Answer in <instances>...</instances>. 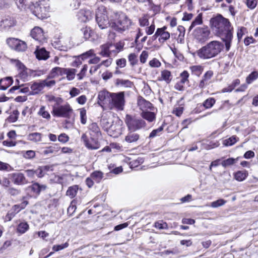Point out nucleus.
Masks as SVG:
<instances>
[{
  "mask_svg": "<svg viewBox=\"0 0 258 258\" xmlns=\"http://www.w3.org/2000/svg\"><path fill=\"white\" fill-rule=\"evenodd\" d=\"M212 28L217 36L224 42L226 51H229L233 39V28L229 20L218 14L210 20Z\"/></svg>",
  "mask_w": 258,
  "mask_h": 258,
  "instance_id": "1",
  "label": "nucleus"
},
{
  "mask_svg": "<svg viewBox=\"0 0 258 258\" xmlns=\"http://www.w3.org/2000/svg\"><path fill=\"white\" fill-rule=\"evenodd\" d=\"M223 48V45L218 41H212L199 49L197 54L201 59H208L216 56Z\"/></svg>",
  "mask_w": 258,
  "mask_h": 258,
  "instance_id": "2",
  "label": "nucleus"
},
{
  "mask_svg": "<svg viewBox=\"0 0 258 258\" xmlns=\"http://www.w3.org/2000/svg\"><path fill=\"white\" fill-rule=\"evenodd\" d=\"M116 17V20L111 24V27L114 30L122 33L131 26L132 23L131 20L124 13H117Z\"/></svg>",
  "mask_w": 258,
  "mask_h": 258,
  "instance_id": "3",
  "label": "nucleus"
},
{
  "mask_svg": "<svg viewBox=\"0 0 258 258\" xmlns=\"http://www.w3.org/2000/svg\"><path fill=\"white\" fill-rule=\"evenodd\" d=\"M32 13L38 19L43 20L47 17V13L49 7L45 3V0H41L36 3H32L29 6Z\"/></svg>",
  "mask_w": 258,
  "mask_h": 258,
  "instance_id": "4",
  "label": "nucleus"
},
{
  "mask_svg": "<svg viewBox=\"0 0 258 258\" xmlns=\"http://www.w3.org/2000/svg\"><path fill=\"white\" fill-rule=\"evenodd\" d=\"M125 123L128 131H136L146 126V122L141 118L126 114L125 118Z\"/></svg>",
  "mask_w": 258,
  "mask_h": 258,
  "instance_id": "5",
  "label": "nucleus"
},
{
  "mask_svg": "<svg viewBox=\"0 0 258 258\" xmlns=\"http://www.w3.org/2000/svg\"><path fill=\"white\" fill-rule=\"evenodd\" d=\"M96 21L101 29L107 28L109 26V22L106 10L104 7H99L96 12Z\"/></svg>",
  "mask_w": 258,
  "mask_h": 258,
  "instance_id": "6",
  "label": "nucleus"
},
{
  "mask_svg": "<svg viewBox=\"0 0 258 258\" xmlns=\"http://www.w3.org/2000/svg\"><path fill=\"white\" fill-rule=\"evenodd\" d=\"M111 104L119 110H122L125 104L124 92L111 93Z\"/></svg>",
  "mask_w": 258,
  "mask_h": 258,
  "instance_id": "7",
  "label": "nucleus"
},
{
  "mask_svg": "<svg viewBox=\"0 0 258 258\" xmlns=\"http://www.w3.org/2000/svg\"><path fill=\"white\" fill-rule=\"evenodd\" d=\"M99 138L92 136L88 138L87 135L84 133L81 136V141L88 149L97 150L100 147V144L98 140Z\"/></svg>",
  "mask_w": 258,
  "mask_h": 258,
  "instance_id": "8",
  "label": "nucleus"
},
{
  "mask_svg": "<svg viewBox=\"0 0 258 258\" xmlns=\"http://www.w3.org/2000/svg\"><path fill=\"white\" fill-rule=\"evenodd\" d=\"M72 111L73 109L68 104L57 107L54 105L52 107V113L54 116L69 118Z\"/></svg>",
  "mask_w": 258,
  "mask_h": 258,
  "instance_id": "9",
  "label": "nucleus"
},
{
  "mask_svg": "<svg viewBox=\"0 0 258 258\" xmlns=\"http://www.w3.org/2000/svg\"><path fill=\"white\" fill-rule=\"evenodd\" d=\"M210 33V30L207 27H198L194 31L195 37L199 42L206 41L208 39Z\"/></svg>",
  "mask_w": 258,
  "mask_h": 258,
  "instance_id": "10",
  "label": "nucleus"
},
{
  "mask_svg": "<svg viewBox=\"0 0 258 258\" xmlns=\"http://www.w3.org/2000/svg\"><path fill=\"white\" fill-rule=\"evenodd\" d=\"M9 178L12 182L17 185H23L27 183L24 174L20 172H15L9 174Z\"/></svg>",
  "mask_w": 258,
  "mask_h": 258,
  "instance_id": "11",
  "label": "nucleus"
},
{
  "mask_svg": "<svg viewBox=\"0 0 258 258\" xmlns=\"http://www.w3.org/2000/svg\"><path fill=\"white\" fill-rule=\"evenodd\" d=\"M30 35L34 40L40 43H42L45 40L43 31L39 27L36 26L33 28L31 31Z\"/></svg>",
  "mask_w": 258,
  "mask_h": 258,
  "instance_id": "12",
  "label": "nucleus"
},
{
  "mask_svg": "<svg viewBox=\"0 0 258 258\" xmlns=\"http://www.w3.org/2000/svg\"><path fill=\"white\" fill-rule=\"evenodd\" d=\"M77 17L79 21L85 23L93 18V14L89 10L81 9L78 12Z\"/></svg>",
  "mask_w": 258,
  "mask_h": 258,
  "instance_id": "13",
  "label": "nucleus"
},
{
  "mask_svg": "<svg viewBox=\"0 0 258 258\" xmlns=\"http://www.w3.org/2000/svg\"><path fill=\"white\" fill-rule=\"evenodd\" d=\"M128 131V133L125 137L124 141L130 144L136 143L140 139V135L134 131Z\"/></svg>",
  "mask_w": 258,
  "mask_h": 258,
  "instance_id": "14",
  "label": "nucleus"
},
{
  "mask_svg": "<svg viewBox=\"0 0 258 258\" xmlns=\"http://www.w3.org/2000/svg\"><path fill=\"white\" fill-rule=\"evenodd\" d=\"M138 105L142 111H146V110L147 109L152 110V104L142 96H139L138 98Z\"/></svg>",
  "mask_w": 258,
  "mask_h": 258,
  "instance_id": "15",
  "label": "nucleus"
},
{
  "mask_svg": "<svg viewBox=\"0 0 258 258\" xmlns=\"http://www.w3.org/2000/svg\"><path fill=\"white\" fill-rule=\"evenodd\" d=\"M34 53L39 60H46L49 57V52L44 47L39 48L37 46Z\"/></svg>",
  "mask_w": 258,
  "mask_h": 258,
  "instance_id": "16",
  "label": "nucleus"
},
{
  "mask_svg": "<svg viewBox=\"0 0 258 258\" xmlns=\"http://www.w3.org/2000/svg\"><path fill=\"white\" fill-rule=\"evenodd\" d=\"M46 186L44 184H40L38 182L33 183L32 185L28 187L35 195H39L42 191H44L46 188Z\"/></svg>",
  "mask_w": 258,
  "mask_h": 258,
  "instance_id": "17",
  "label": "nucleus"
},
{
  "mask_svg": "<svg viewBox=\"0 0 258 258\" xmlns=\"http://www.w3.org/2000/svg\"><path fill=\"white\" fill-rule=\"evenodd\" d=\"M90 136L100 137L101 133L99 127L96 122H93L88 126Z\"/></svg>",
  "mask_w": 258,
  "mask_h": 258,
  "instance_id": "18",
  "label": "nucleus"
},
{
  "mask_svg": "<svg viewBox=\"0 0 258 258\" xmlns=\"http://www.w3.org/2000/svg\"><path fill=\"white\" fill-rule=\"evenodd\" d=\"M167 27L166 26L158 28V30L159 31V38L158 40L160 43H164L170 38V33L165 31Z\"/></svg>",
  "mask_w": 258,
  "mask_h": 258,
  "instance_id": "19",
  "label": "nucleus"
},
{
  "mask_svg": "<svg viewBox=\"0 0 258 258\" xmlns=\"http://www.w3.org/2000/svg\"><path fill=\"white\" fill-rule=\"evenodd\" d=\"M121 127L119 120L118 124L117 123L115 124L112 123L108 131L111 134V136L116 137L121 134Z\"/></svg>",
  "mask_w": 258,
  "mask_h": 258,
  "instance_id": "20",
  "label": "nucleus"
},
{
  "mask_svg": "<svg viewBox=\"0 0 258 258\" xmlns=\"http://www.w3.org/2000/svg\"><path fill=\"white\" fill-rule=\"evenodd\" d=\"M13 83V80L11 77H7L0 80V89L6 90Z\"/></svg>",
  "mask_w": 258,
  "mask_h": 258,
  "instance_id": "21",
  "label": "nucleus"
},
{
  "mask_svg": "<svg viewBox=\"0 0 258 258\" xmlns=\"http://www.w3.org/2000/svg\"><path fill=\"white\" fill-rule=\"evenodd\" d=\"M30 88L32 91L29 92V95H35L38 94L43 89L42 81H40L39 82H34L31 85Z\"/></svg>",
  "mask_w": 258,
  "mask_h": 258,
  "instance_id": "22",
  "label": "nucleus"
},
{
  "mask_svg": "<svg viewBox=\"0 0 258 258\" xmlns=\"http://www.w3.org/2000/svg\"><path fill=\"white\" fill-rule=\"evenodd\" d=\"M15 25L14 19L11 17H7L3 19L1 22V26L5 30H8Z\"/></svg>",
  "mask_w": 258,
  "mask_h": 258,
  "instance_id": "23",
  "label": "nucleus"
},
{
  "mask_svg": "<svg viewBox=\"0 0 258 258\" xmlns=\"http://www.w3.org/2000/svg\"><path fill=\"white\" fill-rule=\"evenodd\" d=\"M60 149V147L58 144H53L51 146L47 147L45 150L43 151L44 155H48L49 154H56Z\"/></svg>",
  "mask_w": 258,
  "mask_h": 258,
  "instance_id": "24",
  "label": "nucleus"
},
{
  "mask_svg": "<svg viewBox=\"0 0 258 258\" xmlns=\"http://www.w3.org/2000/svg\"><path fill=\"white\" fill-rule=\"evenodd\" d=\"M141 116L143 119L149 122H152L155 120L156 114L154 112L150 111H143L141 113Z\"/></svg>",
  "mask_w": 258,
  "mask_h": 258,
  "instance_id": "25",
  "label": "nucleus"
},
{
  "mask_svg": "<svg viewBox=\"0 0 258 258\" xmlns=\"http://www.w3.org/2000/svg\"><path fill=\"white\" fill-rule=\"evenodd\" d=\"M64 69L60 67L53 68L51 72L50 75L47 77V78H54L58 76H62L64 75Z\"/></svg>",
  "mask_w": 258,
  "mask_h": 258,
  "instance_id": "26",
  "label": "nucleus"
},
{
  "mask_svg": "<svg viewBox=\"0 0 258 258\" xmlns=\"http://www.w3.org/2000/svg\"><path fill=\"white\" fill-rule=\"evenodd\" d=\"M110 93H111L105 91H100L98 95V104L101 106L104 105L105 104L104 102L105 100L107 98H110Z\"/></svg>",
  "mask_w": 258,
  "mask_h": 258,
  "instance_id": "27",
  "label": "nucleus"
},
{
  "mask_svg": "<svg viewBox=\"0 0 258 258\" xmlns=\"http://www.w3.org/2000/svg\"><path fill=\"white\" fill-rule=\"evenodd\" d=\"M112 43H106L101 46V51L100 54L103 56L108 57L110 55V49L113 47Z\"/></svg>",
  "mask_w": 258,
  "mask_h": 258,
  "instance_id": "28",
  "label": "nucleus"
},
{
  "mask_svg": "<svg viewBox=\"0 0 258 258\" xmlns=\"http://www.w3.org/2000/svg\"><path fill=\"white\" fill-rule=\"evenodd\" d=\"M161 78L158 79V81H164L166 83H169L172 80V76L171 72L167 70H164L161 73Z\"/></svg>",
  "mask_w": 258,
  "mask_h": 258,
  "instance_id": "29",
  "label": "nucleus"
},
{
  "mask_svg": "<svg viewBox=\"0 0 258 258\" xmlns=\"http://www.w3.org/2000/svg\"><path fill=\"white\" fill-rule=\"evenodd\" d=\"M103 173L101 171L96 170L93 172L90 176L96 183H100L103 177Z\"/></svg>",
  "mask_w": 258,
  "mask_h": 258,
  "instance_id": "30",
  "label": "nucleus"
},
{
  "mask_svg": "<svg viewBox=\"0 0 258 258\" xmlns=\"http://www.w3.org/2000/svg\"><path fill=\"white\" fill-rule=\"evenodd\" d=\"M247 175L248 173L246 171H238L234 174V178L238 181H242L247 177Z\"/></svg>",
  "mask_w": 258,
  "mask_h": 258,
  "instance_id": "31",
  "label": "nucleus"
},
{
  "mask_svg": "<svg viewBox=\"0 0 258 258\" xmlns=\"http://www.w3.org/2000/svg\"><path fill=\"white\" fill-rule=\"evenodd\" d=\"M64 75H67V78L68 80H73L75 77L77 70L75 69H64Z\"/></svg>",
  "mask_w": 258,
  "mask_h": 258,
  "instance_id": "32",
  "label": "nucleus"
},
{
  "mask_svg": "<svg viewBox=\"0 0 258 258\" xmlns=\"http://www.w3.org/2000/svg\"><path fill=\"white\" fill-rule=\"evenodd\" d=\"M78 190V185H77L70 186L67 190L66 195L67 196H69L71 198H73L76 196Z\"/></svg>",
  "mask_w": 258,
  "mask_h": 258,
  "instance_id": "33",
  "label": "nucleus"
},
{
  "mask_svg": "<svg viewBox=\"0 0 258 258\" xmlns=\"http://www.w3.org/2000/svg\"><path fill=\"white\" fill-rule=\"evenodd\" d=\"M116 85H120L127 88H131L133 85V82L128 80L117 79L116 81Z\"/></svg>",
  "mask_w": 258,
  "mask_h": 258,
  "instance_id": "34",
  "label": "nucleus"
},
{
  "mask_svg": "<svg viewBox=\"0 0 258 258\" xmlns=\"http://www.w3.org/2000/svg\"><path fill=\"white\" fill-rule=\"evenodd\" d=\"M42 134L39 133H31L28 136V139L34 142L41 141Z\"/></svg>",
  "mask_w": 258,
  "mask_h": 258,
  "instance_id": "35",
  "label": "nucleus"
},
{
  "mask_svg": "<svg viewBox=\"0 0 258 258\" xmlns=\"http://www.w3.org/2000/svg\"><path fill=\"white\" fill-rule=\"evenodd\" d=\"M29 228V225L27 222H21L17 227V232L23 234L25 233Z\"/></svg>",
  "mask_w": 258,
  "mask_h": 258,
  "instance_id": "36",
  "label": "nucleus"
},
{
  "mask_svg": "<svg viewBox=\"0 0 258 258\" xmlns=\"http://www.w3.org/2000/svg\"><path fill=\"white\" fill-rule=\"evenodd\" d=\"M46 98L47 99V101L51 102H55L56 105H58L60 104L62 102V99L60 97H56L53 95H46Z\"/></svg>",
  "mask_w": 258,
  "mask_h": 258,
  "instance_id": "37",
  "label": "nucleus"
},
{
  "mask_svg": "<svg viewBox=\"0 0 258 258\" xmlns=\"http://www.w3.org/2000/svg\"><path fill=\"white\" fill-rule=\"evenodd\" d=\"M203 23L202 14L201 13L199 14L195 19L192 22L190 26L189 27V30L190 31L196 25H200Z\"/></svg>",
  "mask_w": 258,
  "mask_h": 258,
  "instance_id": "38",
  "label": "nucleus"
},
{
  "mask_svg": "<svg viewBox=\"0 0 258 258\" xmlns=\"http://www.w3.org/2000/svg\"><path fill=\"white\" fill-rule=\"evenodd\" d=\"M258 78V72L257 71H253L246 78V82L248 84H250Z\"/></svg>",
  "mask_w": 258,
  "mask_h": 258,
  "instance_id": "39",
  "label": "nucleus"
},
{
  "mask_svg": "<svg viewBox=\"0 0 258 258\" xmlns=\"http://www.w3.org/2000/svg\"><path fill=\"white\" fill-rule=\"evenodd\" d=\"M238 141V138L236 136H232L227 139L224 140L223 144L225 146H230L233 145Z\"/></svg>",
  "mask_w": 258,
  "mask_h": 258,
  "instance_id": "40",
  "label": "nucleus"
},
{
  "mask_svg": "<svg viewBox=\"0 0 258 258\" xmlns=\"http://www.w3.org/2000/svg\"><path fill=\"white\" fill-rule=\"evenodd\" d=\"M76 204H77V201L75 200H73L71 202V204L67 210V213L69 216H72V215L75 212V211L77 209Z\"/></svg>",
  "mask_w": 258,
  "mask_h": 258,
  "instance_id": "41",
  "label": "nucleus"
},
{
  "mask_svg": "<svg viewBox=\"0 0 258 258\" xmlns=\"http://www.w3.org/2000/svg\"><path fill=\"white\" fill-rule=\"evenodd\" d=\"M17 42L14 50L18 51H24L26 49L27 44L24 41L19 39Z\"/></svg>",
  "mask_w": 258,
  "mask_h": 258,
  "instance_id": "42",
  "label": "nucleus"
},
{
  "mask_svg": "<svg viewBox=\"0 0 258 258\" xmlns=\"http://www.w3.org/2000/svg\"><path fill=\"white\" fill-rule=\"evenodd\" d=\"M164 124H163L161 126L159 127L157 129L153 130L151 133L150 134L149 138L150 139H152L156 136H160L161 134V132L163 131L164 128Z\"/></svg>",
  "mask_w": 258,
  "mask_h": 258,
  "instance_id": "43",
  "label": "nucleus"
},
{
  "mask_svg": "<svg viewBox=\"0 0 258 258\" xmlns=\"http://www.w3.org/2000/svg\"><path fill=\"white\" fill-rule=\"evenodd\" d=\"M19 115V112L18 110H13L12 114L8 117L7 120L10 122H15L18 118Z\"/></svg>",
  "mask_w": 258,
  "mask_h": 258,
  "instance_id": "44",
  "label": "nucleus"
},
{
  "mask_svg": "<svg viewBox=\"0 0 258 258\" xmlns=\"http://www.w3.org/2000/svg\"><path fill=\"white\" fill-rule=\"evenodd\" d=\"M219 145L220 144L218 141H211L209 143L203 144L204 148L206 150H210L218 147Z\"/></svg>",
  "mask_w": 258,
  "mask_h": 258,
  "instance_id": "45",
  "label": "nucleus"
},
{
  "mask_svg": "<svg viewBox=\"0 0 258 258\" xmlns=\"http://www.w3.org/2000/svg\"><path fill=\"white\" fill-rule=\"evenodd\" d=\"M216 102L214 98H209L206 99L203 103V106L206 109H209L213 107Z\"/></svg>",
  "mask_w": 258,
  "mask_h": 258,
  "instance_id": "46",
  "label": "nucleus"
},
{
  "mask_svg": "<svg viewBox=\"0 0 258 258\" xmlns=\"http://www.w3.org/2000/svg\"><path fill=\"white\" fill-rule=\"evenodd\" d=\"M112 123H113V122L105 117L100 119V124L105 130H109Z\"/></svg>",
  "mask_w": 258,
  "mask_h": 258,
  "instance_id": "47",
  "label": "nucleus"
},
{
  "mask_svg": "<svg viewBox=\"0 0 258 258\" xmlns=\"http://www.w3.org/2000/svg\"><path fill=\"white\" fill-rule=\"evenodd\" d=\"M94 49H90L89 50L79 55L82 60H84L89 58V57L95 55Z\"/></svg>",
  "mask_w": 258,
  "mask_h": 258,
  "instance_id": "48",
  "label": "nucleus"
},
{
  "mask_svg": "<svg viewBox=\"0 0 258 258\" xmlns=\"http://www.w3.org/2000/svg\"><path fill=\"white\" fill-rule=\"evenodd\" d=\"M139 21L140 25L141 27H144L149 25V22L148 16L147 15H144L143 16L139 18Z\"/></svg>",
  "mask_w": 258,
  "mask_h": 258,
  "instance_id": "49",
  "label": "nucleus"
},
{
  "mask_svg": "<svg viewBox=\"0 0 258 258\" xmlns=\"http://www.w3.org/2000/svg\"><path fill=\"white\" fill-rule=\"evenodd\" d=\"M226 203V201L224 199H220L211 203V206L216 208L224 205Z\"/></svg>",
  "mask_w": 258,
  "mask_h": 258,
  "instance_id": "50",
  "label": "nucleus"
},
{
  "mask_svg": "<svg viewBox=\"0 0 258 258\" xmlns=\"http://www.w3.org/2000/svg\"><path fill=\"white\" fill-rule=\"evenodd\" d=\"M236 160V159L233 158H229L226 160H223L221 163V165L222 166L226 167L227 166L233 165L235 163Z\"/></svg>",
  "mask_w": 258,
  "mask_h": 258,
  "instance_id": "51",
  "label": "nucleus"
},
{
  "mask_svg": "<svg viewBox=\"0 0 258 258\" xmlns=\"http://www.w3.org/2000/svg\"><path fill=\"white\" fill-rule=\"evenodd\" d=\"M154 226L159 229H167L168 228L167 223L163 221L156 222Z\"/></svg>",
  "mask_w": 258,
  "mask_h": 258,
  "instance_id": "52",
  "label": "nucleus"
},
{
  "mask_svg": "<svg viewBox=\"0 0 258 258\" xmlns=\"http://www.w3.org/2000/svg\"><path fill=\"white\" fill-rule=\"evenodd\" d=\"M38 114L42 116L43 118L50 119V115L49 112L45 110V107L42 106L40 107Z\"/></svg>",
  "mask_w": 258,
  "mask_h": 258,
  "instance_id": "53",
  "label": "nucleus"
},
{
  "mask_svg": "<svg viewBox=\"0 0 258 258\" xmlns=\"http://www.w3.org/2000/svg\"><path fill=\"white\" fill-rule=\"evenodd\" d=\"M18 40V39L15 38H9L7 39V43L12 49H14Z\"/></svg>",
  "mask_w": 258,
  "mask_h": 258,
  "instance_id": "54",
  "label": "nucleus"
},
{
  "mask_svg": "<svg viewBox=\"0 0 258 258\" xmlns=\"http://www.w3.org/2000/svg\"><path fill=\"white\" fill-rule=\"evenodd\" d=\"M23 156L26 159H32L35 156V152L33 150H28L22 152Z\"/></svg>",
  "mask_w": 258,
  "mask_h": 258,
  "instance_id": "55",
  "label": "nucleus"
},
{
  "mask_svg": "<svg viewBox=\"0 0 258 258\" xmlns=\"http://www.w3.org/2000/svg\"><path fill=\"white\" fill-rule=\"evenodd\" d=\"M80 118L81 122L83 124H86L87 121L86 110L84 108H82L80 109Z\"/></svg>",
  "mask_w": 258,
  "mask_h": 258,
  "instance_id": "56",
  "label": "nucleus"
},
{
  "mask_svg": "<svg viewBox=\"0 0 258 258\" xmlns=\"http://www.w3.org/2000/svg\"><path fill=\"white\" fill-rule=\"evenodd\" d=\"M180 76L181 77L180 82L181 84H184L186 82L188 81L189 74L187 71H183Z\"/></svg>",
  "mask_w": 258,
  "mask_h": 258,
  "instance_id": "57",
  "label": "nucleus"
},
{
  "mask_svg": "<svg viewBox=\"0 0 258 258\" xmlns=\"http://www.w3.org/2000/svg\"><path fill=\"white\" fill-rule=\"evenodd\" d=\"M128 61L130 62L131 65L134 66L137 64L138 59H137V55L135 53H131L128 56Z\"/></svg>",
  "mask_w": 258,
  "mask_h": 258,
  "instance_id": "58",
  "label": "nucleus"
},
{
  "mask_svg": "<svg viewBox=\"0 0 258 258\" xmlns=\"http://www.w3.org/2000/svg\"><path fill=\"white\" fill-rule=\"evenodd\" d=\"M12 169L13 168L9 164L0 161V170L9 171Z\"/></svg>",
  "mask_w": 258,
  "mask_h": 258,
  "instance_id": "59",
  "label": "nucleus"
},
{
  "mask_svg": "<svg viewBox=\"0 0 258 258\" xmlns=\"http://www.w3.org/2000/svg\"><path fill=\"white\" fill-rule=\"evenodd\" d=\"M75 59L72 63V66L74 67H79L82 63V59L79 55L75 57Z\"/></svg>",
  "mask_w": 258,
  "mask_h": 258,
  "instance_id": "60",
  "label": "nucleus"
},
{
  "mask_svg": "<svg viewBox=\"0 0 258 258\" xmlns=\"http://www.w3.org/2000/svg\"><path fill=\"white\" fill-rule=\"evenodd\" d=\"M88 66L87 64H84L83 68L81 69L80 72L77 75L79 80H82L85 75V74L87 71Z\"/></svg>",
  "mask_w": 258,
  "mask_h": 258,
  "instance_id": "61",
  "label": "nucleus"
},
{
  "mask_svg": "<svg viewBox=\"0 0 258 258\" xmlns=\"http://www.w3.org/2000/svg\"><path fill=\"white\" fill-rule=\"evenodd\" d=\"M48 79V78H47L45 80H41L42 85L43 86V88L45 86L48 87H50L54 85L55 84V81L54 80H50V81H48L47 80Z\"/></svg>",
  "mask_w": 258,
  "mask_h": 258,
  "instance_id": "62",
  "label": "nucleus"
},
{
  "mask_svg": "<svg viewBox=\"0 0 258 258\" xmlns=\"http://www.w3.org/2000/svg\"><path fill=\"white\" fill-rule=\"evenodd\" d=\"M149 65L151 67L159 68L161 66V62L157 58H153L149 61Z\"/></svg>",
  "mask_w": 258,
  "mask_h": 258,
  "instance_id": "63",
  "label": "nucleus"
},
{
  "mask_svg": "<svg viewBox=\"0 0 258 258\" xmlns=\"http://www.w3.org/2000/svg\"><path fill=\"white\" fill-rule=\"evenodd\" d=\"M126 59L124 58L118 59L116 60V64L118 68H122L126 66Z\"/></svg>",
  "mask_w": 258,
  "mask_h": 258,
  "instance_id": "64",
  "label": "nucleus"
}]
</instances>
